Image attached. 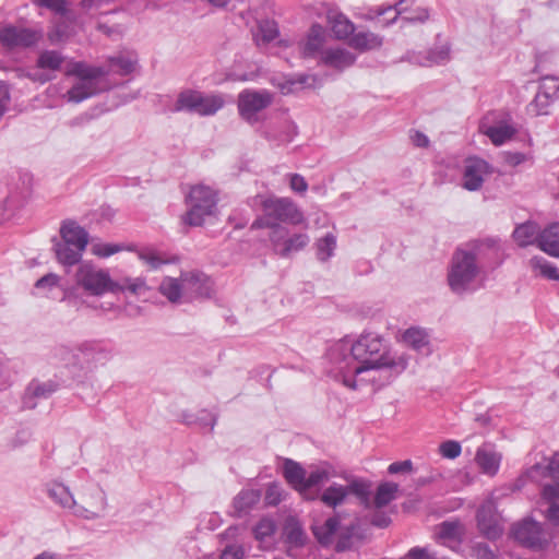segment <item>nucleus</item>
Returning a JSON list of instances; mask_svg holds the SVG:
<instances>
[{
	"instance_id": "obj_1",
	"label": "nucleus",
	"mask_w": 559,
	"mask_h": 559,
	"mask_svg": "<svg viewBox=\"0 0 559 559\" xmlns=\"http://www.w3.org/2000/svg\"><path fill=\"white\" fill-rule=\"evenodd\" d=\"M326 360L328 373L353 390L362 383L381 388L407 368L404 356L393 354L380 334L369 331L331 344Z\"/></svg>"
},
{
	"instance_id": "obj_2",
	"label": "nucleus",
	"mask_w": 559,
	"mask_h": 559,
	"mask_svg": "<svg viewBox=\"0 0 559 559\" xmlns=\"http://www.w3.org/2000/svg\"><path fill=\"white\" fill-rule=\"evenodd\" d=\"M484 242H471L457 248L450 260L447 283L450 290L457 296L474 293L483 273L485 257Z\"/></svg>"
},
{
	"instance_id": "obj_3",
	"label": "nucleus",
	"mask_w": 559,
	"mask_h": 559,
	"mask_svg": "<svg viewBox=\"0 0 559 559\" xmlns=\"http://www.w3.org/2000/svg\"><path fill=\"white\" fill-rule=\"evenodd\" d=\"M284 224L308 227L304 213L293 200L271 197L262 202V215L254 221L252 227H262L274 231L277 227H286Z\"/></svg>"
},
{
	"instance_id": "obj_4",
	"label": "nucleus",
	"mask_w": 559,
	"mask_h": 559,
	"mask_svg": "<svg viewBox=\"0 0 559 559\" xmlns=\"http://www.w3.org/2000/svg\"><path fill=\"white\" fill-rule=\"evenodd\" d=\"M108 73L102 67H92L81 61L70 62L66 75L76 76L73 86L63 95L69 103H81L102 91L100 80Z\"/></svg>"
},
{
	"instance_id": "obj_5",
	"label": "nucleus",
	"mask_w": 559,
	"mask_h": 559,
	"mask_svg": "<svg viewBox=\"0 0 559 559\" xmlns=\"http://www.w3.org/2000/svg\"><path fill=\"white\" fill-rule=\"evenodd\" d=\"M75 284L91 296H102L106 293H117L118 282H115L107 270L91 262H82L75 273Z\"/></svg>"
},
{
	"instance_id": "obj_6",
	"label": "nucleus",
	"mask_w": 559,
	"mask_h": 559,
	"mask_svg": "<svg viewBox=\"0 0 559 559\" xmlns=\"http://www.w3.org/2000/svg\"><path fill=\"white\" fill-rule=\"evenodd\" d=\"M346 480V485L332 483L322 492L321 501L328 507L336 508L344 503L349 495H353L361 506H368L370 503L371 481L359 477H349Z\"/></svg>"
},
{
	"instance_id": "obj_7",
	"label": "nucleus",
	"mask_w": 559,
	"mask_h": 559,
	"mask_svg": "<svg viewBox=\"0 0 559 559\" xmlns=\"http://www.w3.org/2000/svg\"><path fill=\"white\" fill-rule=\"evenodd\" d=\"M356 526L349 522L342 523L340 515L326 519L323 523L312 525V532L321 545L328 546L335 542V550L344 551L353 545Z\"/></svg>"
},
{
	"instance_id": "obj_8",
	"label": "nucleus",
	"mask_w": 559,
	"mask_h": 559,
	"mask_svg": "<svg viewBox=\"0 0 559 559\" xmlns=\"http://www.w3.org/2000/svg\"><path fill=\"white\" fill-rule=\"evenodd\" d=\"M216 194L206 186L198 185L191 188L188 195L189 211L183 221L190 226H201L205 217L214 215L216 209Z\"/></svg>"
},
{
	"instance_id": "obj_9",
	"label": "nucleus",
	"mask_w": 559,
	"mask_h": 559,
	"mask_svg": "<svg viewBox=\"0 0 559 559\" xmlns=\"http://www.w3.org/2000/svg\"><path fill=\"white\" fill-rule=\"evenodd\" d=\"M500 489L491 495L480 504L476 513L477 528L487 539L495 540L503 533L501 515L497 511V501L502 496Z\"/></svg>"
},
{
	"instance_id": "obj_10",
	"label": "nucleus",
	"mask_w": 559,
	"mask_h": 559,
	"mask_svg": "<svg viewBox=\"0 0 559 559\" xmlns=\"http://www.w3.org/2000/svg\"><path fill=\"white\" fill-rule=\"evenodd\" d=\"M106 509V492L96 484L84 485L76 500L75 516L84 520L100 519Z\"/></svg>"
},
{
	"instance_id": "obj_11",
	"label": "nucleus",
	"mask_w": 559,
	"mask_h": 559,
	"mask_svg": "<svg viewBox=\"0 0 559 559\" xmlns=\"http://www.w3.org/2000/svg\"><path fill=\"white\" fill-rule=\"evenodd\" d=\"M269 240L274 253L282 258H290L310 243V237L306 231L292 233L287 227H277L270 231Z\"/></svg>"
},
{
	"instance_id": "obj_12",
	"label": "nucleus",
	"mask_w": 559,
	"mask_h": 559,
	"mask_svg": "<svg viewBox=\"0 0 559 559\" xmlns=\"http://www.w3.org/2000/svg\"><path fill=\"white\" fill-rule=\"evenodd\" d=\"M273 103V94L267 90H243L238 95L239 116L250 124L260 120V112Z\"/></svg>"
},
{
	"instance_id": "obj_13",
	"label": "nucleus",
	"mask_w": 559,
	"mask_h": 559,
	"mask_svg": "<svg viewBox=\"0 0 559 559\" xmlns=\"http://www.w3.org/2000/svg\"><path fill=\"white\" fill-rule=\"evenodd\" d=\"M111 358V352L107 347L86 343L81 345L76 353L73 354L72 367L84 376L97 369L98 366L105 365Z\"/></svg>"
},
{
	"instance_id": "obj_14",
	"label": "nucleus",
	"mask_w": 559,
	"mask_h": 559,
	"mask_svg": "<svg viewBox=\"0 0 559 559\" xmlns=\"http://www.w3.org/2000/svg\"><path fill=\"white\" fill-rule=\"evenodd\" d=\"M511 532L514 539L527 548L542 549L547 544L540 523L533 519H524L515 523Z\"/></svg>"
},
{
	"instance_id": "obj_15",
	"label": "nucleus",
	"mask_w": 559,
	"mask_h": 559,
	"mask_svg": "<svg viewBox=\"0 0 559 559\" xmlns=\"http://www.w3.org/2000/svg\"><path fill=\"white\" fill-rule=\"evenodd\" d=\"M185 301L210 298L213 293V282L201 271L181 272Z\"/></svg>"
},
{
	"instance_id": "obj_16",
	"label": "nucleus",
	"mask_w": 559,
	"mask_h": 559,
	"mask_svg": "<svg viewBox=\"0 0 559 559\" xmlns=\"http://www.w3.org/2000/svg\"><path fill=\"white\" fill-rule=\"evenodd\" d=\"M479 131L488 136L492 144L499 146L511 140L518 130L509 119L496 120V114L490 112L480 121Z\"/></svg>"
},
{
	"instance_id": "obj_17",
	"label": "nucleus",
	"mask_w": 559,
	"mask_h": 559,
	"mask_svg": "<svg viewBox=\"0 0 559 559\" xmlns=\"http://www.w3.org/2000/svg\"><path fill=\"white\" fill-rule=\"evenodd\" d=\"M44 36L41 29L7 26L0 31V40L8 48H28L35 46Z\"/></svg>"
},
{
	"instance_id": "obj_18",
	"label": "nucleus",
	"mask_w": 559,
	"mask_h": 559,
	"mask_svg": "<svg viewBox=\"0 0 559 559\" xmlns=\"http://www.w3.org/2000/svg\"><path fill=\"white\" fill-rule=\"evenodd\" d=\"M492 173L490 165L478 157L465 160L462 171V187L467 191L481 189L485 178Z\"/></svg>"
},
{
	"instance_id": "obj_19",
	"label": "nucleus",
	"mask_w": 559,
	"mask_h": 559,
	"mask_svg": "<svg viewBox=\"0 0 559 559\" xmlns=\"http://www.w3.org/2000/svg\"><path fill=\"white\" fill-rule=\"evenodd\" d=\"M450 60V46L442 44L430 49L426 53L408 51L401 61H407L421 67H432L443 64Z\"/></svg>"
},
{
	"instance_id": "obj_20",
	"label": "nucleus",
	"mask_w": 559,
	"mask_h": 559,
	"mask_svg": "<svg viewBox=\"0 0 559 559\" xmlns=\"http://www.w3.org/2000/svg\"><path fill=\"white\" fill-rule=\"evenodd\" d=\"M538 504L546 520L552 525H559V483L547 484L543 487Z\"/></svg>"
},
{
	"instance_id": "obj_21",
	"label": "nucleus",
	"mask_w": 559,
	"mask_h": 559,
	"mask_svg": "<svg viewBox=\"0 0 559 559\" xmlns=\"http://www.w3.org/2000/svg\"><path fill=\"white\" fill-rule=\"evenodd\" d=\"M356 56L344 47H331L321 52L320 63L343 71L356 62Z\"/></svg>"
},
{
	"instance_id": "obj_22",
	"label": "nucleus",
	"mask_w": 559,
	"mask_h": 559,
	"mask_svg": "<svg viewBox=\"0 0 559 559\" xmlns=\"http://www.w3.org/2000/svg\"><path fill=\"white\" fill-rule=\"evenodd\" d=\"M56 390L57 384L52 381H32L25 390L23 406L29 409L35 408L37 400L48 399Z\"/></svg>"
},
{
	"instance_id": "obj_23",
	"label": "nucleus",
	"mask_w": 559,
	"mask_h": 559,
	"mask_svg": "<svg viewBox=\"0 0 559 559\" xmlns=\"http://www.w3.org/2000/svg\"><path fill=\"white\" fill-rule=\"evenodd\" d=\"M61 240L68 245L86 249L88 233L74 221H64L60 227Z\"/></svg>"
},
{
	"instance_id": "obj_24",
	"label": "nucleus",
	"mask_w": 559,
	"mask_h": 559,
	"mask_svg": "<svg viewBox=\"0 0 559 559\" xmlns=\"http://www.w3.org/2000/svg\"><path fill=\"white\" fill-rule=\"evenodd\" d=\"M325 40V31L320 24H313L309 31L306 40L301 44V55L305 58H313L317 55L321 56L324 50L323 45Z\"/></svg>"
},
{
	"instance_id": "obj_25",
	"label": "nucleus",
	"mask_w": 559,
	"mask_h": 559,
	"mask_svg": "<svg viewBox=\"0 0 559 559\" xmlns=\"http://www.w3.org/2000/svg\"><path fill=\"white\" fill-rule=\"evenodd\" d=\"M475 461L484 474L495 476L500 467L501 454L490 445H483L478 448Z\"/></svg>"
},
{
	"instance_id": "obj_26",
	"label": "nucleus",
	"mask_w": 559,
	"mask_h": 559,
	"mask_svg": "<svg viewBox=\"0 0 559 559\" xmlns=\"http://www.w3.org/2000/svg\"><path fill=\"white\" fill-rule=\"evenodd\" d=\"M537 247L545 253L559 258V223H552L539 233Z\"/></svg>"
},
{
	"instance_id": "obj_27",
	"label": "nucleus",
	"mask_w": 559,
	"mask_h": 559,
	"mask_svg": "<svg viewBox=\"0 0 559 559\" xmlns=\"http://www.w3.org/2000/svg\"><path fill=\"white\" fill-rule=\"evenodd\" d=\"M47 493L55 503L75 515L76 499L66 485L62 483H51L47 487Z\"/></svg>"
},
{
	"instance_id": "obj_28",
	"label": "nucleus",
	"mask_w": 559,
	"mask_h": 559,
	"mask_svg": "<svg viewBox=\"0 0 559 559\" xmlns=\"http://www.w3.org/2000/svg\"><path fill=\"white\" fill-rule=\"evenodd\" d=\"M225 105V98L222 94L201 92L197 102L194 114L201 117L214 116Z\"/></svg>"
},
{
	"instance_id": "obj_29",
	"label": "nucleus",
	"mask_w": 559,
	"mask_h": 559,
	"mask_svg": "<svg viewBox=\"0 0 559 559\" xmlns=\"http://www.w3.org/2000/svg\"><path fill=\"white\" fill-rule=\"evenodd\" d=\"M337 476L335 468L329 463H321L311 467L309 473H306L305 492L320 485L328 483L331 478Z\"/></svg>"
},
{
	"instance_id": "obj_30",
	"label": "nucleus",
	"mask_w": 559,
	"mask_h": 559,
	"mask_svg": "<svg viewBox=\"0 0 559 559\" xmlns=\"http://www.w3.org/2000/svg\"><path fill=\"white\" fill-rule=\"evenodd\" d=\"M261 499L259 489H242L234 499V514L238 518L246 515Z\"/></svg>"
},
{
	"instance_id": "obj_31",
	"label": "nucleus",
	"mask_w": 559,
	"mask_h": 559,
	"mask_svg": "<svg viewBox=\"0 0 559 559\" xmlns=\"http://www.w3.org/2000/svg\"><path fill=\"white\" fill-rule=\"evenodd\" d=\"M326 19L334 36L337 39H345L349 35L354 34V23L349 21L343 13L331 10L328 12Z\"/></svg>"
},
{
	"instance_id": "obj_32",
	"label": "nucleus",
	"mask_w": 559,
	"mask_h": 559,
	"mask_svg": "<svg viewBox=\"0 0 559 559\" xmlns=\"http://www.w3.org/2000/svg\"><path fill=\"white\" fill-rule=\"evenodd\" d=\"M84 251L85 249L68 245L62 240L57 241L55 245L56 258L63 266H73L78 264L81 261Z\"/></svg>"
},
{
	"instance_id": "obj_33",
	"label": "nucleus",
	"mask_w": 559,
	"mask_h": 559,
	"mask_svg": "<svg viewBox=\"0 0 559 559\" xmlns=\"http://www.w3.org/2000/svg\"><path fill=\"white\" fill-rule=\"evenodd\" d=\"M383 38L372 32L354 33L349 39V46L360 52L378 49L382 46Z\"/></svg>"
},
{
	"instance_id": "obj_34",
	"label": "nucleus",
	"mask_w": 559,
	"mask_h": 559,
	"mask_svg": "<svg viewBox=\"0 0 559 559\" xmlns=\"http://www.w3.org/2000/svg\"><path fill=\"white\" fill-rule=\"evenodd\" d=\"M399 486L391 481L382 483L378 486L374 497L370 493V503L364 506L366 509L383 508L396 498Z\"/></svg>"
},
{
	"instance_id": "obj_35",
	"label": "nucleus",
	"mask_w": 559,
	"mask_h": 559,
	"mask_svg": "<svg viewBox=\"0 0 559 559\" xmlns=\"http://www.w3.org/2000/svg\"><path fill=\"white\" fill-rule=\"evenodd\" d=\"M527 476L532 480L538 481L540 476H548L554 483H559V453H555L546 465L535 464L527 471Z\"/></svg>"
},
{
	"instance_id": "obj_36",
	"label": "nucleus",
	"mask_w": 559,
	"mask_h": 559,
	"mask_svg": "<svg viewBox=\"0 0 559 559\" xmlns=\"http://www.w3.org/2000/svg\"><path fill=\"white\" fill-rule=\"evenodd\" d=\"M201 91L193 88H185L180 91L170 107V111L173 112H190L194 114L197 102L199 100V96Z\"/></svg>"
},
{
	"instance_id": "obj_37",
	"label": "nucleus",
	"mask_w": 559,
	"mask_h": 559,
	"mask_svg": "<svg viewBox=\"0 0 559 559\" xmlns=\"http://www.w3.org/2000/svg\"><path fill=\"white\" fill-rule=\"evenodd\" d=\"M159 292L173 304L185 301L181 276L179 278L165 277L159 285Z\"/></svg>"
},
{
	"instance_id": "obj_38",
	"label": "nucleus",
	"mask_w": 559,
	"mask_h": 559,
	"mask_svg": "<svg viewBox=\"0 0 559 559\" xmlns=\"http://www.w3.org/2000/svg\"><path fill=\"white\" fill-rule=\"evenodd\" d=\"M284 477L301 493L305 492L306 471L296 462L286 460L284 463Z\"/></svg>"
},
{
	"instance_id": "obj_39",
	"label": "nucleus",
	"mask_w": 559,
	"mask_h": 559,
	"mask_svg": "<svg viewBox=\"0 0 559 559\" xmlns=\"http://www.w3.org/2000/svg\"><path fill=\"white\" fill-rule=\"evenodd\" d=\"M538 226L536 223L526 222L519 225L513 231V238L516 243L521 247H526L534 242L537 243V238L539 235Z\"/></svg>"
},
{
	"instance_id": "obj_40",
	"label": "nucleus",
	"mask_w": 559,
	"mask_h": 559,
	"mask_svg": "<svg viewBox=\"0 0 559 559\" xmlns=\"http://www.w3.org/2000/svg\"><path fill=\"white\" fill-rule=\"evenodd\" d=\"M403 341L413 349L421 353L429 352V337L425 330L418 328L407 329L403 334Z\"/></svg>"
},
{
	"instance_id": "obj_41",
	"label": "nucleus",
	"mask_w": 559,
	"mask_h": 559,
	"mask_svg": "<svg viewBox=\"0 0 559 559\" xmlns=\"http://www.w3.org/2000/svg\"><path fill=\"white\" fill-rule=\"evenodd\" d=\"M528 266L535 276H542L547 280H559L558 269L543 257H533L530 259Z\"/></svg>"
},
{
	"instance_id": "obj_42",
	"label": "nucleus",
	"mask_w": 559,
	"mask_h": 559,
	"mask_svg": "<svg viewBox=\"0 0 559 559\" xmlns=\"http://www.w3.org/2000/svg\"><path fill=\"white\" fill-rule=\"evenodd\" d=\"M64 60V56L57 50H44L39 53L36 66L41 70L59 71Z\"/></svg>"
},
{
	"instance_id": "obj_43",
	"label": "nucleus",
	"mask_w": 559,
	"mask_h": 559,
	"mask_svg": "<svg viewBox=\"0 0 559 559\" xmlns=\"http://www.w3.org/2000/svg\"><path fill=\"white\" fill-rule=\"evenodd\" d=\"M317 259L321 262H326L334 255L336 249V236L328 233L324 237L319 238L316 243Z\"/></svg>"
},
{
	"instance_id": "obj_44",
	"label": "nucleus",
	"mask_w": 559,
	"mask_h": 559,
	"mask_svg": "<svg viewBox=\"0 0 559 559\" xmlns=\"http://www.w3.org/2000/svg\"><path fill=\"white\" fill-rule=\"evenodd\" d=\"M277 36L278 27L276 22L272 20H262L258 23V31L254 34V39L258 46L269 44Z\"/></svg>"
},
{
	"instance_id": "obj_45",
	"label": "nucleus",
	"mask_w": 559,
	"mask_h": 559,
	"mask_svg": "<svg viewBox=\"0 0 559 559\" xmlns=\"http://www.w3.org/2000/svg\"><path fill=\"white\" fill-rule=\"evenodd\" d=\"M139 258L153 270H156L164 264L174 263L176 261V258H168L162 252L152 248H144L139 251Z\"/></svg>"
},
{
	"instance_id": "obj_46",
	"label": "nucleus",
	"mask_w": 559,
	"mask_h": 559,
	"mask_svg": "<svg viewBox=\"0 0 559 559\" xmlns=\"http://www.w3.org/2000/svg\"><path fill=\"white\" fill-rule=\"evenodd\" d=\"M463 534V526L459 521H444L437 530V537L443 542H460Z\"/></svg>"
},
{
	"instance_id": "obj_47",
	"label": "nucleus",
	"mask_w": 559,
	"mask_h": 559,
	"mask_svg": "<svg viewBox=\"0 0 559 559\" xmlns=\"http://www.w3.org/2000/svg\"><path fill=\"white\" fill-rule=\"evenodd\" d=\"M109 62L110 71L127 75L134 70L136 60L131 55H119L111 57Z\"/></svg>"
},
{
	"instance_id": "obj_48",
	"label": "nucleus",
	"mask_w": 559,
	"mask_h": 559,
	"mask_svg": "<svg viewBox=\"0 0 559 559\" xmlns=\"http://www.w3.org/2000/svg\"><path fill=\"white\" fill-rule=\"evenodd\" d=\"M276 524L271 518H262L253 527V535L260 543H266L275 533Z\"/></svg>"
},
{
	"instance_id": "obj_49",
	"label": "nucleus",
	"mask_w": 559,
	"mask_h": 559,
	"mask_svg": "<svg viewBox=\"0 0 559 559\" xmlns=\"http://www.w3.org/2000/svg\"><path fill=\"white\" fill-rule=\"evenodd\" d=\"M317 78L314 75H298L297 79H288L283 82V84H278V88L283 94H288L295 91V86L299 85L301 87H313L316 85Z\"/></svg>"
},
{
	"instance_id": "obj_50",
	"label": "nucleus",
	"mask_w": 559,
	"mask_h": 559,
	"mask_svg": "<svg viewBox=\"0 0 559 559\" xmlns=\"http://www.w3.org/2000/svg\"><path fill=\"white\" fill-rule=\"evenodd\" d=\"M118 284V292H128L132 295H141L147 290V285L143 277H124Z\"/></svg>"
},
{
	"instance_id": "obj_51",
	"label": "nucleus",
	"mask_w": 559,
	"mask_h": 559,
	"mask_svg": "<svg viewBox=\"0 0 559 559\" xmlns=\"http://www.w3.org/2000/svg\"><path fill=\"white\" fill-rule=\"evenodd\" d=\"M555 99L537 92L534 99L528 104L527 111L534 116L548 115L549 106Z\"/></svg>"
},
{
	"instance_id": "obj_52",
	"label": "nucleus",
	"mask_w": 559,
	"mask_h": 559,
	"mask_svg": "<svg viewBox=\"0 0 559 559\" xmlns=\"http://www.w3.org/2000/svg\"><path fill=\"white\" fill-rule=\"evenodd\" d=\"M124 247L119 243L95 242L91 247V252L99 258H108L122 251Z\"/></svg>"
},
{
	"instance_id": "obj_53",
	"label": "nucleus",
	"mask_w": 559,
	"mask_h": 559,
	"mask_svg": "<svg viewBox=\"0 0 559 559\" xmlns=\"http://www.w3.org/2000/svg\"><path fill=\"white\" fill-rule=\"evenodd\" d=\"M538 92L556 99L559 92V80L556 76L546 75L542 78Z\"/></svg>"
},
{
	"instance_id": "obj_54",
	"label": "nucleus",
	"mask_w": 559,
	"mask_h": 559,
	"mask_svg": "<svg viewBox=\"0 0 559 559\" xmlns=\"http://www.w3.org/2000/svg\"><path fill=\"white\" fill-rule=\"evenodd\" d=\"M404 1L405 0H401L395 7L388 5V7H377L376 9H371L368 17L369 19L379 17L389 12H392L394 15L391 19H389V21L386 22V25H389V24L393 23L396 20L397 15L402 14V12L404 11V8H403Z\"/></svg>"
},
{
	"instance_id": "obj_55",
	"label": "nucleus",
	"mask_w": 559,
	"mask_h": 559,
	"mask_svg": "<svg viewBox=\"0 0 559 559\" xmlns=\"http://www.w3.org/2000/svg\"><path fill=\"white\" fill-rule=\"evenodd\" d=\"M462 447L460 442L454 440H448L439 445V453L442 457L454 460L461 455Z\"/></svg>"
},
{
	"instance_id": "obj_56",
	"label": "nucleus",
	"mask_w": 559,
	"mask_h": 559,
	"mask_svg": "<svg viewBox=\"0 0 559 559\" xmlns=\"http://www.w3.org/2000/svg\"><path fill=\"white\" fill-rule=\"evenodd\" d=\"M60 277L59 275L55 273H48L37 280L35 283V287L37 289H45V290H51L52 288L57 287L59 285Z\"/></svg>"
},
{
	"instance_id": "obj_57",
	"label": "nucleus",
	"mask_w": 559,
	"mask_h": 559,
	"mask_svg": "<svg viewBox=\"0 0 559 559\" xmlns=\"http://www.w3.org/2000/svg\"><path fill=\"white\" fill-rule=\"evenodd\" d=\"M472 557L475 559H496V554L487 544L478 543L472 547Z\"/></svg>"
},
{
	"instance_id": "obj_58",
	"label": "nucleus",
	"mask_w": 559,
	"mask_h": 559,
	"mask_svg": "<svg viewBox=\"0 0 559 559\" xmlns=\"http://www.w3.org/2000/svg\"><path fill=\"white\" fill-rule=\"evenodd\" d=\"M265 503L277 506L282 501V488L277 484H270L265 492Z\"/></svg>"
},
{
	"instance_id": "obj_59",
	"label": "nucleus",
	"mask_w": 559,
	"mask_h": 559,
	"mask_svg": "<svg viewBox=\"0 0 559 559\" xmlns=\"http://www.w3.org/2000/svg\"><path fill=\"white\" fill-rule=\"evenodd\" d=\"M185 421L187 424H193V423H197L199 421L202 426H209L210 430L212 431L215 424H216V418L214 415H212L211 413H207L205 411H202L200 413V416H198L197 418H192V416L190 417H186L185 418Z\"/></svg>"
},
{
	"instance_id": "obj_60",
	"label": "nucleus",
	"mask_w": 559,
	"mask_h": 559,
	"mask_svg": "<svg viewBox=\"0 0 559 559\" xmlns=\"http://www.w3.org/2000/svg\"><path fill=\"white\" fill-rule=\"evenodd\" d=\"M48 39L52 45L59 44L66 38H68L69 34L67 32V27L62 24L56 25L52 29L48 32Z\"/></svg>"
},
{
	"instance_id": "obj_61",
	"label": "nucleus",
	"mask_w": 559,
	"mask_h": 559,
	"mask_svg": "<svg viewBox=\"0 0 559 559\" xmlns=\"http://www.w3.org/2000/svg\"><path fill=\"white\" fill-rule=\"evenodd\" d=\"M39 7L47 8L56 13L63 14L66 12V0H34Z\"/></svg>"
},
{
	"instance_id": "obj_62",
	"label": "nucleus",
	"mask_w": 559,
	"mask_h": 559,
	"mask_svg": "<svg viewBox=\"0 0 559 559\" xmlns=\"http://www.w3.org/2000/svg\"><path fill=\"white\" fill-rule=\"evenodd\" d=\"M407 559H437L435 554L425 547H413L406 554Z\"/></svg>"
},
{
	"instance_id": "obj_63",
	"label": "nucleus",
	"mask_w": 559,
	"mask_h": 559,
	"mask_svg": "<svg viewBox=\"0 0 559 559\" xmlns=\"http://www.w3.org/2000/svg\"><path fill=\"white\" fill-rule=\"evenodd\" d=\"M289 186L292 190L298 193L306 192L308 189V183L305 178L298 174H294L290 176Z\"/></svg>"
},
{
	"instance_id": "obj_64",
	"label": "nucleus",
	"mask_w": 559,
	"mask_h": 559,
	"mask_svg": "<svg viewBox=\"0 0 559 559\" xmlns=\"http://www.w3.org/2000/svg\"><path fill=\"white\" fill-rule=\"evenodd\" d=\"M243 549L240 546H227L221 555V559H242Z\"/></svg>"
}]
</instances>
